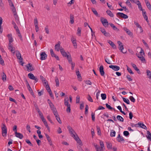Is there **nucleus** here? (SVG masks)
<instances>
[{"label":"nucleus","mask_w":151,"mask_h":151,"mask_svg":"<svg viewBox=\"0 0 151 151\" xmlns=\"http://www.w3.org/2000/svg\"><path fill=\"white\" fill-rule=\"evenodd\" d=\"M67 128L71 137L76 140L77 143L80 145L82 146L83 144L81 141L74 130L70 126H67Z\"/></svg>","instance_id":"f257e3e1"},{"label":"nucleus","mask_w":151,"mask_h":151,"mask_svg":"<svg viewBox=\"0 0 151 151\" xmlns=\"http://www.w3.org/2000/svg\"><path fill=\"white\" fill-rule=\"evenodd\" d=\"M8 37L9 41V43L8 45V49L10 50L12 52L13 54L15 53V51L14 48L12 47V45L11 44L14 41L12 35L11 34H9L7 35V36Z\"/></svg>","instance_id":"f03ea898"},{"label":"nucleus","mask_w":151,"mask_h":151,"mask_svg":"<svg viewBox=\"0 0 151 151\" xmlns=\"http://www.w3.org/2000/svg\"><path fill=\"white\" fill-rule=\"evenodd\" d=\"M2 129V134L3 136L5 137L6 136L7 132V128L6 127L5 124H3V126L1 127Z\"/></svg>","instance_id":"7ed1b4c3"},{"label":"nucleus","mask_w":151,"mask_h":151,"mask_svg":"<svg viewBox=\"0 0 151 151\" xmlns=\"http://www.w3.org/2000/svg\"><path fill=\"white\" fill-rule=\"evenodd\" d=\"M100 20L104 26L105 27H108L109 23L106 19L104 17H101Z\"/></svg>","instance_id":"20e7f679"},{"label":"nucleus","mask_w":151,"mask_h":151,"mask_svg":"<svg viewBox=\"0 0 151 151\" xmlns=\"http://www.w3.org/2000/svg\"><path fill=\"white\" fill-rule=\"evenodd\" d=\"M117 43L119 45V49L120 50L121 52L123 53H126V51L124 52L123 51V50L124 49V48L122 43L119 41H117Z\"/></svg>","instance_id":"39448f33"},{"label":"nucleus","mask_w":151,"mask_h":151,"mask_svg":"<svg viewBox=\"0 0 151 151\" xmlns=\"http://www.w3.org/2000/svg\"><path fill=\"white\" fill-rule=\"evenodd\" d=\"M16 56L17 58L20 60V63H22V65H23V63H22V58L21 57V54L19 51L17 50L16 51Z\"/></svg>","instance_id":"423d86ee"},{"label":"nucleus","mask_w":151,"mask_h":151,"mask_svg":"<svg viewBox=\"0 0 151 151\" xmlns=\"http://www.w3.org/2000/svg\"><path fill=\"white\" fill-rule=\"evenodd\" d=\"M28 76L29 78L33 80H34L35 82H37L38 81V79L36 78L33 74L32 73H30L28 74Z\"/></svg>","instance_id":"0eeeda50"},{"label":"nucleus","mask_w":151,"mask_h":151,"mask_svg":"<svg viewBox=\"0 0 151 151\" xmlns=\"http://www.w3.org/2000/svg\"><path fill=\"white\" fill-rule=\"evenodd\" d=\"M117 15L119 17L123 18L124 19H127L128 17L127 15L125 14L122 13L118 12L117 14Z\"/></svg>","instance_id":"6e6552de"},{"label":"nucleus","mask_w":151,"mask_h":151,"mask_svg":"<svg viewBox=\"0 0 151 151\" xmlns=\"http://www.w3.org/2000/svg\"><path fill=\"white\" fill-rule=\"evenodd\" d=\"M109 67L115 71H117L120 69L119 67L117 65H110Z\"/></svg>","instance_id":"1a4fd4ad"},{"label":"nucleus","mask_w":151,"mask_h":151,"mask_svg":"<svg viewBox=\"0 0 151 151\" xmlns=\"http://www.w3.org/2000/svg\"><path fill=\"white\" fill-rule=\"evenodd\" d=\"M40 59L42 60H45L47 58V55L45 52H42L41 53Z\"/></svg>","instance_id":"9d476101"},{"label":"nucleus","mask_w":151,"mask_h":151,"mask_svg":"<svg viewBox=\"0 0 151 151\" xmlns=\"http://www.w3.org/2000/svg\"><path fill=\"white\" fill-rule=\"evenodd\" d=\"M134 24L136 26V27L139 29V33H140L143 32V30L142 27L137 22L134 21Z\"/></svg>","instance_id":"9b49d317"},{"label":"nucleus","mask_w":151,"mask_h":151,"mask_svg":"<svg viewBox=\"0 0 151 151\" xmlns=\"http://www.w3.org/2000/svg\"><path fill=\"white\" fill-rule=\"evenodd\" d=\"M54 115L55 116L56 119L57 120L58 122L60 123L61 124L62 123L61 121L60 120V118L59 117V115L58 114V113L57 111H55L53 113Z\"/></svg>","instance_id":"f8f14e48"},{"label":"nucleus","mask_w":151,"mask_h":151,"mask_svg":"<svg viewBox=\"0 0 151 151\" xmlns=\"http://www.w3.org/2000/svg\"><path fill=\"white\" fill-rule=\"evenodd\" d=\"M71 40L74 48H76L77 47V44L76 42V39L72 36L71 37Z\"/></svg>","instance_id":"ddd939ff"},{"label":"nucleus","mask_w":151,"mask_h":151,"mask_svg":"<svg viewBox=\"0 0 151 151\" xmlns=\"http://www.w3.org/2000/svg\"><path fill=\"white\" fill-rule=\"evenodd\" d=\"M26 66L27 68V70L28 71H32L34 70L33 68L32 67V65L30 63H29L27 64Z\"/></svg>","instance_id":"4468645a"},{"label":"nucleus","mask_w":151,"mask_h":151,"mask_svg":"<svg viewBox=\"0 0 151 151\" xmlns=\"http://www.w3.org/2000/svg\"><path fill=\"white\" fill-rule=\"evenodd\" d=\"M60 48H63L62 47H60V42H59L57 44L55 45V50L57 51H59L60 50Z\"/></svg>","instance_id":"2eb2a0df"},{"label":"nucleus","mask_w":151,"mask_h":151,"mask_svg":"<svg viewBox=\"0 0 151 151\" xmlns=\"http://www.w3.org/2000/svg\"><path fill=\"white\" fill-rule=\"evenodd\" d=\"M138 127L142 128L145 129H147V127L144 124L141 123L140 122H138Z\"/></svg>","instance_id":"dca6fc26"},{"label":"nucleus","mask_w":151,"mask_h":151,"mask_svg":"<svg viewBox=\"0 0 151 151\" xmlns=\"http://www.w3.org/2000/svg\"><path fill=\"white\" fill-rule=\"evenodd\" d=\"M99 71L101 76H103L104 75V67L103 65H101L99 68Z\"/></svg>","instance_id":"f3484780"},{"label":"nucleus","mask_w":151,"mask_h":151,"mask_svg":"<svg viewBox=\"0 0 151 151\" xmlns=\"http://www.w3.org/2000/svg\"><path fill=\"white\" fill-rule=\"evenodd\" d=\"M123 29L129 36H132V33L127 28L124 27Z\"/></svg>","instance_id":"a211bd4d"},{"label":"nucleus","mask_w":151,"mask_h":151,"mask_svg":"<svg viewBox=\"0 0 151 151\" xmlns=\"http://www.w3.org/2000/svg\"><path fill=\"white\" fill-rule=\"evenodd\" d=\"M100 31L106 36L108 37L109 36V34L108 33L106 32L104 29L101 28Z\"/></svg>","instance_id":"6ab92c4d"},{"label":"nucleus","mask_w":151,"mask_h":151,"mask_svg":"<svg viewBox=\"0 0 151 151\" xmlns=\"http://www.w3.org/2000/svg\"><path fill=\"white\" fill-rule=\"evenodd\" d=\"M50 106L53 113L57 111L55 108L54 107L53 104L51 102H50Z\"/></svg>","instance_id":"aec40b11"},{"label":"nucleus","mask_w":151,"mask_h":151,"mask_svg":"<svg viewBox=\"0 0 151 151\" xmlns=\"http://www.w3.org/2000/svg\"><path fill=\"white\" fill-rule=\"evenodd\" d=\"M117 140L118 142H120L124 140V139L122 136H121L120 134H119L117 138Z\"/></svg>","instance_id":"412c9836"},{"label":"nucleus","mask_w":151,"mask_h":151,"mask_svg":"<svg viewBox=\"0 0 151 151\" xmlns=\"http://www.w3.org/2000/svg\"><path fill=\"white\" fill-rule=\"evenodd\" d=\"M9 5L11 7V9L12 10V11H14L16 9L15 8L14 6V5L12 2V1L8 2Z\"/></svg>","instance_id":"4be33fe9"},{"label":"nucleus","mask_w":151,"mask_h":151,"mask_svg":"<svg viewBox=\"0 0 151 151\" xmlns=\"http://www.w3.org/2000/svg\"><path fill=\"white\" fill-rule=\"evenodd\" d=\"M60 51L63 57H66L68 55L66 53L63 48H60Z\"/></svg>","instance_id":"5701e85b"},{"label":"nucleus","mask_w":151,"mask_h":151,"mask_svg":"<svg viewBox=\"0 0 151 151\" xmlns=\"http://www.w3.org/2000/svg\"><path fill=\"white\" fill-rule=\"evenodd\" d=\"M15 136L20 139H22L23 137V135L20 133L17 132H15Z\"/></svg>","instance_id":"b1692460"},{"label":"nucleus","mask_w":151,"mask_h":151,"mask_svg":"<svg viewBox=\"0 0 151 151\" xmlns=\"http://www.w3.org/2000/svg\"><path fill=\"white\" fill-rule=\"evenodd\" d=\"M68 101L69 99L68 97L65 99H64L65 105L67 106H70V105Z\"/></svg>","instance_id":"393cba45"},{"label":"nucleus","mask_w":151,"mask_h":151,"mask_svg":"<svg viewBox=\"0 0 151 151\" xmlns=\"http://www.w3.org/2000/svg\"><path fill=\"white\" fill-rule=\"evenodd\" d=\"M108 42L113 48H116V46L112 41L110 40H109L108 41Z\"/></svg>","instance_id":"a878e982"},{"label":"nucleus","mask_w":151,"mask_h":151,"mask_svg":"<svg viewBox=\"0 0 151 151\" xmlns=\"http://www.w3.org/2000/svg\"><path fill=\"white\" fill-rule=\"evenodd\" d=\"M145 3L147 8L151 11V5L148 0H145Z\"/></svg>","instance_id":"bb28decb"},{"label":"nucleus","mask_w":151,"mask_h":151,"mask_svg":"<svg viewBox=\"0 0 151 151\" xmlns=\"http://www.w3.org/2000/svg\"><path fill=\"white\" fill-rule=\"evenodd\" d=\"M147 138L151 141V134L149 131H147Z\"/></svg>","instance_id":"cd10ccee"},{"label":"nucleus","mask_w":151,"mask_h":151,"mask_svg":"<svg viewBox=\"0 0 151 151\" xmlns=\"http://www.w3.org/2000/svg\"><path fill=\"white\" fill-rule=\"evenodd\" d=\"M2 79L3 81H6V76L4 72L2 73L1 75Z\"/></svg>","instance_id":"c85d7f7f"},{"label":"nucleus","mask_w":151,"mask_h":151,"mask_svg":"<svg viewBox=\"0 0 151 151\" xmlns=\"http://www.w3.org/2000/svg\"><path fill=\"white\" fill-rule=\"evenodd\" d=\"M12 12H13L14 16L16 20H18V16L17 14V13L16 12V9L15 10V11H12Z\"/></svg>","instance_id":"c756f323"},{"label":"nucleus","mask_w":151,"mask_h":151,"mask_svg":"<svg viewBox=\"0 0 151 151\" xmlns=\"http://www.w3.org/2000/svg\"><path fill=\"white\" fill-rule=\"evenodd\" d=\"M99 143L100 145V146H101V147L100 148V151H102L103 150V149L104 147V143L101 140H100L99 142Z\"/></svg>","instance_id":"7c9ffc66"},{"label":"nucleus","mask_w":151,"mask_h":151,"mask_svg":"<svg viewBox=\"0 0 151 151\" xmlns=\"http://www.w3.org/2000/svg\"><path fill=\"white\" fill-rule=\"evenodd\" d=\"M106 12L107 14L111 17H114V15L112 13L110 10H108L106 11Z\"/></svg>","instance_id":"2f4dec72"},{"label":"nucleus","mask_w":151,"mask_h":151,"mask_svg":"<svg viewBox=\"0 0 151 151\" xmlns=\"http://www.w3.org/2000/svg\"><path fill=\"white\" fill-rule=\"evenodd\" d=\"M116 119L118 120L121 122H123L124 121V119L123 118L119 115H118L117 116Z\"/></svg>","instance_id":"473e14b6"},{"label":"nucleus","mask_w":151,"mask_h":151,"mask_svg":"<svg viewBox=\"0 0 151 151\" xmlns=\"http://www.w3.org/2000/svg\"><path fill=\"white\" fill-rule=\"evenodd\" d=\"M70 22L73 24L74 22V16L72 14H70Z\"/></svg>","instance_id":"72a5a7b5"},{"label":"nucleus","mask_w":151,"mask_h":151,"mask_svg":"<svg viewBox=\"0 0 151 151\" xmlns=\"http://www.w3.org/2000/svg\"><path fill=\"white\" fill-rule=\"evenodd\" d=\"M109 24L110 25V26L113 28L114 30H116L117 31H119V29H118L113 24L111 23H110Z\"/></svg>","instance_id":"f704fd0d"},{"label":"nucleus","mask_w":151,"mask_h":151,"mask_svg":"<svg viewBox=\"0 0 151 151\" xmlns=\"http://www.w3.org/2000/svg\"><path fill=\"white\" fill-rule=\"evenodd\" d=\"M55 81L56 83V86L57 87H58L59 86V79L58 77H56L55 78Z\"/></svg>","instance_id":"c9c22d12"},{"label":"nucleus","mask_w":151,"mask_h":151,"mask_svg":"<svg viewBox=\"0 0 151 151\" xmlns=\"http://www.w3.org/2000/svg\"><path fill=\"white\" fill-rule=\"evenodd\" d=\"M27 89L32 96L34 97H35V95L31 87H29Z\"/></svg>","instance_id":"e433bc0d"},{"label":"nucleus","mask_w":151,"mask_h":151,"mask_svg":"<svg viewBox=\"0 0 151 151\" xmlns=\"http://www.w3.org/2000/svg\"><path fill=\"white\" fill-rule=\"evenodd\" d=\"M131 65H132V66L133 67V68L136 71H137V72L138 73H139L138 71L139 72V69L136 66V65L133 63H131Z\"/></svg>","instance_id":"4c0bfd02"},{"label":"nucleus","mask_w":151,"mask_h":151,"mask_svg":"<svg viewBox=\"0 0 151 151\" xmlns=\"http://www.w3.org/2000/svg\"><path fill=\"white\" fill-rule=\"evenodd\" d=\"M76 74L79 80H80V79L81 78V75L79 70H78L77 71H76Z\"/></svg>","instance_id":"58836bf2"},{"label":"nucleus","mask_w":151,"mask_h":151,"mask_svg":"<svg viewBox=\"0 0 151 151\" xmlns=\"http://www.w3.org/2000/svg\"><path fill=\"white\" fill-rule=\"evenodd\" d=\"M146 73L148 78L150 79H151V72L150 70H146Z\"/></svg>","instance_id":"ea45409f"},{"label":"nucleus","mask_w":151,"mask_h":151,"mask_svg":"<svg viewBox=\"0 0 151 151\" xmlns=\"http://www.w3.org/2000/svg\"><path fill=\"white\" fill-rule=\"evenodd\" d=\"M81 29L80 28L78 27L77 30V35L78 36H80L81 35Z\"/></svg>","instance_id":"a19ab883"},{"label":"nucleus","mask_w":151,"mask_h":151,"mask_svg":"<svg viewBox=\"0 0 151 151\" xmlns=\"http://www.w3.org/2000/svg\"><path fill=\"white\" fill-rule=\"evenodd\" d=\"M116 132L115 131L113 130H111V132L110 133V136L111 137H114L115 136Z\"/></svg>","instance_id":"79ce46f5"},{"label":"nucleus","mask_w":151,"mask_h":151,"mask_svg":"<svg viewBox=\"0 0 151 151\" xmlns=\"http://www.w3.org/2000/svg\"><path fill=\"white\" fill-rule=\"evenodd\" d=\"M96 129L97 132V133L99 135H101V131L100 127L98 126H96Z\"/></svg>","instance_id":"37998d69"},{"label":"nucleus","mask_w":151,"mask_h":151,"mask_svg":"<svg viewBox=\"0 0 151 151\" xmlns=\"http://www.w3.org/2000/svg\"><path fill=\"white\" fill-rule=\"evenodd\" d=\"M101 97L102 100H105L106 97V95L105 93H102L101 94Z\"/></svg>","instance_id":"c03bdc74"},{"label":"nucleus","mask_w":151,"mask_h":151,"mask_svg":"<svg viewBox=\"0 0 151 151\" xmlns=\"http://www.w3.org/2000/svg\"><path fill=\"white\" fill-rule=\"evenodd\" d=\"M67 58L68 60V62L70 63H71L72 62V59L71 56L70 55H67Z\"/></svg>","instance_id":"a18cd8bd"},{"label":"nucleus","mask_w":151,"mask_h":151,"mask_svg":"<svg viewBox=\"0 0 151 151\" xmlns=\"http://www.w3.org/2000/svg\"><path fill=\"white\" fill-rule=\"evenodd\" d=\"M38 113L39 114V116L41 119L42 120L44 118L42 114V113L40 110H39L38 111Z\"/></svg>","instance_id":"49530a36"},{"label":"nucleus","mask_w":151,"mask_h":151,"mask_svg":"<svg viewBox=\"0 0 151 151\" xmlns=\"http://www.w3.org/2000/svg\"><path fill=\"white\" fill-rule=\"evenodd\" d=\"M50 52L51 55V56L52 57H54L56 55L55 54L54 52H53V50L52 49H50Z\"/></svg>","instance_id":"de8ad7c7"},{"label":"nucleus","mask_w":151,"mask_h":151,"mask_svg":"<svg viewBox=\"0 0 151 151\" xmlns=\"http://www.w3.org/2000/svg\"><path fill=\"white\" fill-rule=\"evenodd\" d=\"M123 101L127 104H129V101L128 99H126L125 98H123Z\"/></svg>","instance_id":"09e8293b"},{"label":"nucleus","mask_w":151,"mask_h":151,"mask_svg":"<svg viewBox=\"0 0 151 151\" xmlns=\"http://www.w3.org/2000/svg\"><path fill=\"white\" fill-rule=\"evenodd\" d=\"M127 69L128 70V72L129 73L131 74H134L133 72L132 71V70L129 68L127 65Z\"/></svg>","instance_id":"8fccbe9b"},{"label":"nucleus","mask_w":151,"mask_h":151,"mask_svg":"<svg viewBox=\"0 0 151 151\" xmlns=\"http://www.w3.org/2000/svg\"><path fill=\"white\" fill-rule=\"evenodd\" d=\"M34 24L35 26L38 25V21L37 18L35 17L34 19Z\"/></svg>","instance_id":"3c124183"},{"label":"nucleus","mask_w":151,"mask_h":151,"mask_svg":"<svg viewBox=\"0 0 151 151\" xmlns=\"http://www.w3.org/2000/svg\"><path fill=\"white\" fill-rule=\"evenodd\" d=\"M106 107L109 109L111 110L114 109V110H115V109H114L110 105H109L108 104H106Z\"/></svg>","instance_id":"603ef678"},{"label":"nucleus","mask_w":151,"mask_h":151,"mask_svg":"<svg viewBox=\"0 0 151 151\" xmlns=\"http://www.w3.org/2000/svg\"><path fill=\"white\" fill-rule=\"evenodd\" d=\"M45 87L48 92H50V91H51L50 86L48 84H47L45 86Z\"/></svg>","instance_id":"864d4df0"},{"label":"nucleus","mask_w":151,"mask_h":151,"mask_svg":"<svg viewBox=\"0 0 151 151\" xmlns=\"http://www.w3.org/2000/svg\"><path fill=\"white\" fill-rule=\"evenodd\" d=\"M107 147L108 149H111L112 148V145L111 143H107Z\"/></svg>","instance_id":"5fc2aeb1"},{"label":"nucleus","mask_w":151,"mask_h":151,"mask_svg":"<svg viewBox=\"0 0 151 151\" xmlns=\"http://www.w3.org/2000/svg\"><path fill=\"white\" fill-rule=\"evenodd\" d=\"M80 101V97L79 96H77L76 97V103H79Z\"/></svg>","instance_id":"6e6d98bb"},{"label":"nucleus","mask_w":151,"mask_h":151,"mask_svg":"<svg viewBox=\"0 0 151 151\" xmlns=\"http://www.w3.org/2000/svg\"><path fill=\"white\" fill-rule=\"evenodd\" d=\"M87 99L88 100V101H89L90 102H93V100L92 98L91 97V96L89 95H88Z\"/></svg>","instance_id":"4d7b16f0"},{"label":"nucleus","mask_w":151,"mask_h":151,"mask_svg":"<svg viewBox=\"0 0 151 151\" xmlns=\"http://www.w3.org/2000/svg\"><path fill=\"white\" fill-rule=\"evenodd\" d=\"M85 83L88 85H91L92 84V83L91 81L89 80H86L85 81Z\"/></svg>","instance_id":"13d9d810"},{"label":"nucleus","mask_w":151,"mask_h":151,"mask_svg":"<svg viewBox=\"0 0 151 151\" xmlns=\"http://www.w3.org/2000/svg\"><path fill=\"white\" fill-rule=\"evenodd\" d=\"M138 58H139V59L142 61L143 62H144L145 61V59L144 58L143 56L142 55H141V57H139Z\"/></svg>","instance_id":"bf43d9fd"},{"label":"nucleus","mask_w":151,"mask_h":151,"mask_svg":"<svg viewBox=\"0 0 151 151\" xmlns=\"http://www.w3.org/2000/svg\"><path fill=\"white\" fill-rule=\"evenodd\" d=\"M0 63L3 65H4V61L1 57H0Z\"/></svg>","instance_id":"052dcab7"},{"label":"nucleus","mask_w":151,"mask_h":151,"mask_svg":"<svg viewBox=\"0 0 151 151\" xmlns=\"http://www.w3.org/2000/svg\"><path fill=\"white\" fill-rule=\"evenodd\" d=\"M92 11L93 13L96 15L97 16L98 15V13L97 11L95 9H94L93 8L92 9Z\"/></svg>","instance_id":"680f3d73"},{"label":"nucleus","mask_w":151,"mask_h":151,"mask_svg":"<svg viewBox=\"0 0 151 151\" xmlns=\"http://www.w3.org/2000/svg\"><path fill=\"white\" fill-rule=\"evenodd\" d=\"M67 107L66 109V111L68 113H70V106H69Z\"/></svg>","instance_id":"e2e57ef3"},{"label":"nucleus","mask_w":151,"mask_h":151,"mask_svg":"<svg viewBox=\"0 0 151 151\" xmlns=\"http://www.w3.org/2000/svg\"><path fill=\"white\" fill-rule=\"evenodd\" d=\"M94 146L96 148V151H100V148L99 147L98 145H97L96 144L94 145Z\"/></svg>","instance_id":"0e129e2a"},{"label":"nucleus","mask_w":151,"mask_h":151,"mask_svg":"<svg viewBox=\"0 0 151 151\" xmlns=\"http://www.w3.org/2000/svg\"><path fill=\"white\" fill-rule=\"evenodd\" d=\"M123 134L125 136H127L129 135V133L128 131H126L124 132Z\"/></svg>","instance_id":"69168bd1"},{"label":"nucleus","mask_w":151,"mask_h":151,"mask_svg":"<svg viewBox=\"0 0 151 151\" xmlns=\"http://www.w3.org/2000/svg\"><path fill=\"white\" fill-rule=\"evenodd\" d=\"M43 93V90H42L40 91H39V90L38 91V94L39 96H41L42 95Z\"/></svg>","instance_id":"338daca9"},{"label":"nucleus","mask_w":151,"mask_h":151,"mask_svg":"<svg viewBox=\"0 0 151 151\" xmlns=\"http://www.w3.org/2000/svg\"><path fill=\"white\" fill-rule=\"evenodd\" d=\"M129 99L132 102H134L135 99L132 96H130Z\"/></svg>","instance_id":"774afa93"}]
</instances>
